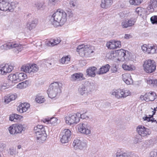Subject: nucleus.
<instances>
[{
  "mask_svg": "<svg viewBox=\"0 0 157 157\" xmlns=\"http://www.w3.org/2000/svg\"><path fill=\"white\" fill-rule=\"evenodd\" d=\"M66 20V13L60 9L53 13L50 19L52 24L56 27L63 25Z\"/></svg>",
  "mask_w": 157,
  "mask_h": 157,
  "instance_id": "obj_1",
  "label": "nucleus"
},
{
  "mask_svg": "<svg viewBox=\"0 0 157 157\" xmlns=\"http://www.w3.org/2000/svg\"><path fill=\"white\" fill-rule=\"evenodd\" d=\"M94 47L89 45L82 44L78 45L76 48V51L82 57H87L91 53L94 52Z\"/></svg>",
  "mask_w": 157,
  "mask_h": 157,
  "instance_id": "obj_2",
  "label": "nucleus"
},
{
  "mask_svg": "<svg viewBox=\"0 0 157 157\" xmlns=\"http://www.w3.org/2000/svg\"><path fill=\"white\" fill-rule=\"evenodd\" d=\"M60 92L61 90L59 87V83L56 82L51 84L47 90L48 97L51 98H55Z\"/></svg>",
  "mask_w": 157,
  "mask_h": 157,
  "instance_id": "obj_3",
  "label": "nucleus"
},
{
  "mask_svg": "<svg viewBox=\"0 0 157 157\" xmlns=\"http://www.w3.org/2000/svg\"><path fill=\"white\" fill-rule=\"evenodd\" d=\"M136 131L139 134V136H136L137 139L136 143L141 142L143 139L142 137L147 136L151 133L149 129L142 125L138 126L136 128Z\"/></svg>",
  "mask_w": 157,
  "mask_h": 157,
  "instance_id": "obj_4",
  "label": "nucleus"
},
{
  "mask_svg": "<svg viewBox=\"0 0 157 157\" xmlns=\"http://www.w3.org/2000/svg\"><path fill=\"white\" fill-rule=\"evenodd\" d=\"M2 50H8L14 48V50L21 51L23 49L22 45L15 41L9 42L2 45L1 47Z\"/></svg>",
  "mask_w": 157,
  "mask_h": 157,
  "instance_id": "obj_5",
  "label": "nucleus"
},
{
  "mask_svg": "<svg viewBox=\"0 0 157 157\" xmlns=\"http://www.w3.org/2000/svg\"><path fill=\"white\" fill-rule=\"evenodd\" d=\"M143 67L144 71L146 72L151 73L155 70L156 66L154 60L148 59L144 62Z\"/></svg>",
  "mask_w": 157,
  "mask_h": 157,
  "instance_id": "obj_6",
  "label": "nucleus"
},
{
  "mask_svg": "<svg viewBox=\"0 0 157 157\" xmlns=\"http://www.w3.org/2000/svg\"><path fill=\"white\" fill-rule=\"evenodd\" d=\"M21 70L22 71L32 75L38 71L39 67L36 64H28L22 66Z\"/></svg>",
  "mask_w": 157,
  "mask_h": 157,
  "instance_id": "obj_7",
  "label": "nucleus"
},
{
  "mask_svg": "<svg viewBox=\"0 0 157 157\" xmlns=\"http://www.w3.org/2000/svg\"><path fill=\"white\" fill-rule=\"evenodd\" d=\"M78 131L81 133L88 135L91 134L90 127L86 122L80 123L77 125Z\"/></svg>",
  "mask_w": 157,
  "mask_h": 157,
  "instance_id": "obj_8",
  "label": "nucleus"
},
{
  "mask_svg": "<svg viewBox=\"0 0 157 157\" xmlns=\"http://www.w3.org/2000/svg\"><path fill=\"white\" fill-rule=\"evenodd\" d=\"M130 91L128 90L118 89L112 92V94L117 98H125L130 94Z\"/></svg>",
  "mask_w": 157,
  "mask_h": 157,
  "instance_id": "obj_9",
  "label": "nucleus"
},
{
  "mask_svg": "<svg viewBox=\"0 0 157 157\" xmlns=\"http://www.w3.org/2000/svg\"><path fill=\"white\" fill-rule=\"evenodd\" d=\"M79 113H77L75 114L70 115L66 117L65 120L66 123L69 125L77 123L79 121Z\"/></svg>",
  "mask_w": 157,
  "mask_h": 157,
  "instance_id": "obj_10",
  "label": "nucleus"
},
{
  "mask_svg": "<svg viewBox=\"0 0 157 157\" xmlns=\"http://www.w3.org/2000/svg\"><path fill=\"white\" fill-rule=\"evenodd\" d=\"M71 135V132L68 129H64L60 135V141L62 143H66L68 142Z\"/></svg>",
  "mask_w": 157,
  "mask_h": 157,
  "instance_id": "obj_11",
  "label": "nucleus"
},
{
  "mask_svg": "<svg viewBox=\"0 0 157 157\" xmlns=\"http://www.w3.org/2000/svg\"><path fill=\"white\" fill-rule=\"evenodd\" d=\"M13 69V66L8 64H2L0 66V74L5 75L11 72Z\"/></svg>",
  "mask_w": 157,
  "mask_h": 157,
  "instance_id": "obj_12",
  "label": "nucleus"
},
{
  "mask_svg": "<svg viewBox=\"0 0 157 157\" xmlns=\"http://www.w3.org/2000/svg\"><path fill=\"white\" fill-rule=\"evenodd\" d=\"M73 145L75 149L82 150L86 148L87 144L85 141H81L79 140H75L73 143Z\"/></svg>",
  "mask_w": 157,
  "mask_h": 157,
  "instance_id": "obj_13",
  "label": "nucleus"
},
{
  "mask_svg": "<svg viewBox=\"0 0 157 157\" xmlns=\"http://www.w3.org/2000/svg\"><path fill=\"white\" fill-rule=\"evenodd\" d=\"M136 21V18H131L127 20H123L121 23V26L123 28H127L133 25Z\"/></svg>",
  "mask_w": 157,
  "mask_h": 157,
  "instance_id": "obj_14",
  "label": "nucleus"
},
{
  "mask_svg": "<svg viewBox=\"0 0 157 157\" xmlns=\"http://www.w3.org/2000/svg\"><path fill=\"white\" fill-rule=\"evenodd\" d=\"M90 86H82L78 89L79 93L81 95L86 96L91 91Z\"/></svg>",
  "mask_w": 157,
  "mask_h": 157,
  "instance_id": "obj_15",
  "label": "nucleus"
},
{
  "mask_svg": "<svg viewBox=\"0 0 157 157\" xmlns=\"http://www.w3.org/2000/svg\"><path fill=\"white\" fill-rule=\"evenodd\" d=\"M30 104L26 103H21L17 107V109L21 113L26 112L30 107Z\"/></svg>",
  "mask_w": 157,
  "mask_h": 157,
  "instance_id": "obj_16",
  "label": "nucleus"
},
{
  "mask_svg": "<svg viewBox=\"0 0 157 157\" xmlns=\"http://www.w3.org/2000/svg\"><path fill=\"white\" fill-rule=\"evenodd\" d=\"M84 79L83 75L82 73H75L71 75V80L72 81H80Z\"/></svg>",
  "mask_w": 157,
  "mask_h": 157,
  "instance_id": "obj_17",
  "label": "nucleus"
},
{
  "mask_svg": "<svg viewBox=\"0 0 157 157\" xmlns=\"http://www.w3.org/2000/svg\"><path fill=\"white\" fill-rule=\"evenodd\" d=\"M118 60L123 61L124 60V56L126 55V51L123 49H120L116 51Z\"/></svg>",
  "mask_w": 157,
  "mask_h": 157,
  "instance_id": "obj_18",
  "label": "nucleus"
},
{
  "mask_svg": "<svg viewBox=\"0 0 157 157\" xmlns=\"http://www.w3.org/2000/svg\"><path fill=\"white\" fill-rule=\"evenodd\" d=\"M122 79L127 85H129L133 83V80L131 78L130 74L125 73L122 75Z\"/></svg>",
  "mask_w": 157,
  "mask_h": 157,
  "instance_id": "obj_19",
  "label": "nucleus"
},
{
  "mask_svg": "<svg viewBox=\"0 0 157 157\" xmlns=\"http://www.w3.org/2000/svg\"><path fill=\"white\" fill-rule=\"evenodd\" d=\"M157 7V0H150L147 9L150 12H152L154 10V8Z\"/></svg>",
  "mask_w": 157,
  "mask_h": 157,
  "instance_id": "obj_20",
  "label": "nucleus"
},
{
  "mask_svg": "<svg viewBox=\"0 0 157 157\" xmlns=\"http://www.w3.org/2000/svg\"><path fill=\"white\" fill-rule=\"evenodd\" d=\"M10 5L8 0H0V10L6 11L8 5Z\"/></svg>",
  "mask_w": 157,
  "mask_h": 157,
  "instance_id": "obj_21",
  "label": "nucleus"
},
{
  "mask_svg": "<svg viewBox=\"0 0 157 157\" xmlns=\"http://www.w3.org/2000/svg\"><path fill=\"white\" fill-rule=\"evenodd\" d=\"M110 67V66L108 64L103 66L99 69V71L97 72V74L98 75L105 74L109 71Z\"/></svg>",
  "mask_w": 157,
  "mask_h": 157,
  "instance_id": "obj_22",
  "label": "nucleus"
},
{
  "mask_svg": "<svg viewBox=\"0 0 157 157\" xmlns=\"http://www.w3.org/2000/svg\"><path fill=\"white\" fill-rule=\"evenodd\" d=\"M36 140L38 143L39 144H42L46 140L47 138V134L46 133H44L43 134L40 135L38 133L37 135H36Z\"/></svg>",
  "mask_w": 157,
  "mask_h": 157,
  "instance_id": "obj_23",
  "label": "nucleus"
},
{
  "mask_svg": "<svg viewBox=\"0 0 157 157\" xmlns=\"http://www.w3.org/2000/svg\"><path fill=\"white\" fill-rule=\"evenodd\" d=\"M97 69L94 67H90L86 70L87 75L89 76L94 77L96 75L95 71Z\"/></svg>",
  "mask_w": 157,
  "mask_h": 157,
  "instance_id": "obj_24",
  "label": "nucleus"
},
{
  "mask_svg": "<svg viewBox=\"0 0 157 157\" xmlns=\"http://www.w3.org/2000/svg\"><path fill=\"white\" fill-rule=\"evenodd\" d=\"M112 3V0H101V6L103 8H107L111 6Z\"/></svg>",
  "mask_w": 157,
  "mask_h": 157,
  "instance_id": "obj_25",
  "label": "nucleus"
},
{
  "mask_svg": "<svg viewBox=\"0 0 157 157\" xmlns=\"http://www.w3.org/2000/svg\"><path fill=\"white\" fill-rule=\"evenodd\" d=\"M16 98V95L15 94L8 95L5 97L4 102L8 103L11 101L15 100Z\"/></svg>",
  "mask_w": 157,
  "mask_h": 157,
  "instance_id": "obj_26",
  "label": "nucleus"
},
{
  "mask_svg": "<svg viewBox=\"0 0 157 157\" xmlns=\"http://www.w3.org/2000/svg\"><path fill=\"white\" fill-rule=\"evenodd\" d=\"M61 40H60V38H56L53 40L49 41L48 43V44L49 46H53L55 45L58 44L61 41Z\"/></svg>",
  "mask_w": 157,
  "mask_h": 157,
  "instance_id": "obj_27",
  "label": "nucleus"
},
{
  "mask_svg": "<svg viewBox=\"0 0 157 157\" xmlns=\"http://www.w3.org/2000/svg\"><path fill=\"white\" fill-rule=\"evenodd\" d=\"M147 98L146 99V101H153L156 98V95L154 92L151 93H148L147 94Z\"/></svg>",
  "mask_w": 157,
  "mask_h": 157,
  "instance_id": "obj_28",
  "label": "nucleus"
},
{
  "mask_svg": "<svg viewBox=\"0 0 157 157\" xmlns=\"http://www.w3.org/2000/svg\"><path fill=\"white\" fill-rule=\"evenodd\" d=\"M17 77V73L15 74H10L8 76V78L9 80L14 83H17L19 82V80Z\"/></svg>",
  "mask_w": 157,
  "mask_h": 157,
  "instance_id": "obj_29",
  "label": "nucleus"
},
{
  "mask_svg": "<svg viewBox=\"0 0 157 157\" xmlns=\"http://www.w3.org/2000/svg\"><path fill=\"white\" fill-rule=\"evenodd\" d=\"M145 10L144 8L139 7L137 8L135 11V13L138 15L143 16L145 14Z\"/></svg>",
  "mask_w": 157,
  "mask_h": 157,
  "instance_id": "obj_30",
  "label": "nucleus"
},
{
  "mask_svg": "<svg viewBox=\"0 0 157 157\" xmlns=\"http://www.w3.org/2000/svg\"><path fill=\"white\" fill-rule=\"evenodd\" d=\"M36 23L37 21L36 20H33L27 23V27L28 29L31 30L36 27Z\"/></svg>",
  "mask_w": 157,
  "mask_h": 157,
  "instance_id": "obj_31",
  "label": "nucleus"
},
{
  "mask_svg": "<svg viewBox=\"0 0 157 157\" xmlns=\"http://www.w3.org/2000/svg\"><path fill=\"white\" fill-rule=\"evenodd\" d=\"M29 84V81L26 80L22 82L19 83L17 85V88L20 89H22L26 88Z\"/></svg>",
  "mask_w": 157,
  "mask_h": 157,
  "instance_id": "obj_32",
  "label": "nucleus"
},
{
  "mask_svg": "<svg viewBox=\"0 0 157 157\" xmlns=\"http://www.w3.org/2000/svg\"><path fill=\"white\" fill-rule=\"evenodd\" d=\"M148 54H153L157 53V47L155 46H148Z\"/></svg>",
  "mask_w": 157,
  "mask_h": 157,
  "instance_id": "obj_33",
  "label": "nucleus"
},
{
  "mask_svg": "<svg viewBox=\"0 0 157 157\" xmlns=\"http://www.w3.org/2000/svg\"><path fill=\"white\" fill-rule=\"evenodd\" d=\"M44 128L42 125H38L36 127L34 128V131L36 135L40 133L39 132L41 130H44Z\"/></svg>",
  "mask_w": 157,
  "mask_h": 157,
  "instance_id": "obj_34",
  "label": "nucleus"
},
{
  "mask_svg": "<svg viewBox=\"0 0 157 157\" xmlns=\"http://www.w3.org/2000/svg\"><path fill=\"white\" fill-rule=\"evenodd\" d=\"M17 78L19 80V82L21 81L24 80L27 78V75L26 74L23 73H17Z\"/></svg>",
  "mask_w": 157,
  "mask_h": 157,
  "instance_id": "obj_35",
  "label": "nucleus"
},
{
  "mask_svg": "<svg viewBox=\"0 0 157 157\" xmlns=\"http://www.w3.org/2000/svg\"><path fill=\"white\" fill-rule=\"evenodd\" d=\"M9 130L10 134H16V126L15 124H12L10 126L9 128Z\"/></svg>",
  "mask_w": 157,
  "mask_h": 157,
  "instance_id": "obj_36",
  "label": "nucleus"
},
{
  "mask_svg": "<svg viewBox=\"0 0 157 157\" xmlns=\"http://www.w3.org/2000/svg\"><path fill=\"white\" fill-rule=\"evenodd\" d=\"M16 134L21 133L23 130V127L20 124H15Z\"/></svg>",
  "mask_w": 157,
  "mask_h": 157,
  "instance_id": "obj_37",
  "label": "nucleus"
},
{
  "mask_svg": "<svg viewBox=\"0 0 157 157\" xmlns=\"http://www.w3.org/2000/svg\"><path fill=\"white\" fill-rule=\"evenodd\" d=\"M115 43L114 41L107 42L106 44V46L109 49H112L116 48Z\"/></svg>",
  "mask_w": 157,
  "mask_h": 157,
  "instance_id": "obj_38",
  "label": "nucleus"
},
{
  "mask_svg": "<svg viewBox=\"0 0 157 157\" xmlns=\"http://www.w3.org/2000/svg\"><path fill=\"white\" fill-rule=\"evenodd\" d=\"M143 0H130L129 2L131 4L134 5H138L140 4Z\"/></svg>",
  "mask_w": 157,
  "mask_h": 157,
  "instance_id": "obj_39",
  "label": "nucleus"
},
{
  "mask_svg": "<svg viewBox=\"0 0 157 157\" xmlns=\"http://www.w3.org/2000/svg\"><path fill=\"white\" fill-rule=\"evenodd\" d=\"M70 61V58L68 56L62 57L60 60V62L62 64H67Z\"/></svg>",
  "mask_w": 157,
  "mask_h": 157,
  "instance_id": "obj_40",
  "label": "nucleus"
},
{
  "mask_svg": "<svg viewBox=\"0 0 157 157\" xmlns=\"http://www.w3.org/2000/svg\"><path fill=\"white\" fill-rule=\"evenodd\" d=\"M122 67L125 70L132 71L134 70V67H132L131 66L125 64L122 65Z\"/></svg>",
  "mask_w": 157,
  "mask_h": 157,
  "instance_id": "obj_41",
  "label": "nucleus"
},
{
  "mask_svg": "<svg viewBox=\"0 0 157 157\" xmlns=\"http://www.w3.org/2000/svg\"><path fill=\"white\" fill-rule=\"evenodd\" d=\"M147 83L149 84H152L153 86H157V80L155 79H150L147 81Z\"/></svg>",
  "mask_w": 157,
  "mask_h": 157,
  "instance_id": "obj_42",
  "label": "nucleus"
},
{
  "mask_svg": "<svg viewBox=\"0 0 157 157\" xmlns=\"http://www.w3.org/2000/svg\"><path fill=\"white\" fill-rule=\"evenodd\" d=\"M36 101L38 103H41L44 102L45 99L44 98L42 97H37L35 99Z\"/></svg>",
  "mask_w": 157,
  "mask_h": 157,
  "instance_id": "obj_43",
  "label": "nucleus"
},
{
  "mask_svg": "<svg viewBox=\"0 0 157 157\" xmlns=\"http://www.w3.org/2000/svg\"><path fill=\"white\" fill-rule=\"evenodd\" d=\"M150 20L152 24H157V16H152L150 18Z\"/></svg>",
  "mask_w": 157,
  "mask_h": 157,
  "instance_id": "obj_44",
  "label": "nucleus"
},
{
  "mask_svg": "<svg viewBox=\"0 0 157 157\" xmlns=\"http://www.w3.org/2000/svg\"><path fill=\"white\" fill-rule=\"evenodd\" d=\"M46 121H47L48 123H51L52 124H53L57 122V119L56 118L53 117L51 118L50 120H47V119H45Z\"/></svg>",
  "mask_w": 157,
  "mask_h": 157,
  "instance_id": "obj_45",
  "label": "nucleus"
},
{
  "mask_svg": "<svg viewBox=\"0 0 157 157\" xmlns=\"http://www.w3.org/2000/svg\"><path fill=\"white\" fill-rule=\"evenodd\" d=\"M13 3H11V4L10 3V5H8L7 7V11L9 10L10 12H13V11L14 9L15 8V6L14 5Z\"/></svg>",
  "mask_w": 157,
  "mask_h": 157,
  "instance_id": "obj_46",
  "label": "nucleus"
},
{
  "mask_svg": "<svg viewBox=\"0 0 157 157\" xmlns=\"http://www.w3.org/2000/svg\"><path fill=\"white\" fill-rule=\"evenodd\" d=\"M9 87V85L6 83H2L0 85V89L2 90L7 89Z\"/></svg>",
  "mask_w": 157,
  "mask_h": 157,
  "instance_id": "obj_47",
  "label": "nucleus"
},
{
  "mask_svg": "<svg viewBox=\"0 0 157 157\" xmlns=\"http://www.w3.org/2000/svg\"><path fill=\"white\" fill-rule=\"evenodd\" d=\"M148 46H147L146 44L143 45L141 46V49L143 52H146L148 54Z\"/></svg>",
  "mask_w": 157,
  "mask_h": 157,
  "instance_id": "obj_48",
  "label": "nucleus"
},
{
  "mask_svg": "<svg viewBox=\"0 0 157 157\" xmlns=\"http://www.w3.org/2000/svg\"><path fill=\"white\" fill-rule=\"evenodd\" d=\"M9 153L12 155H15L18 152L16 151V149L13 147H12L10 149Z\"/></svg>",
  "mask_w": 157,
  "mask_h": 157,
  "instance_id": "obj_49",
  "label": "nucleus"
},
{
  "mask_svg": "<svg viewBox=\"0 0 157 157\" xmlns=\"http://www.w3.org/2000/svg\"><path fill=\"white\" fill-rule=\"evenodd\" d=\"M14 117L16 122L17 120L20 121L23 118L22 116L17 114H13Z\"/></svg>",
  "mask_w": 157,
  "mask_h": 157,
  "instance_id": "obj_50",
  "label": "nucleus"
},
{
  "mask_svg": "<svg viewBox=\"0 0 157 157\" xmlns=\"http://www.w3.org/2000/svg\"><path fill=\"white\" fill-rule=\"evenodd\" d=\"M150 157H157V150H154L150 153Z\"/></svg>",
  "mask_w": 157,
  "mask_h": 157,
  "instance_id": "obj_51",
  "label": "nucleus"
},
{
  "mask_svg": "<svg viewBox=\"0 0 157 157\" xmlns=\"http://www.w3.org/2000/svg\"><path fill=\"white\" fill-rule=\"evenodd\" d=\"M70 4L71 7H75L77 4L76 0H73L71 1L70 2Z\"/></svg>",
  "mask_w": 157,
  "mask_h": 157,
  "instance_id": "obj_52",
  "label": "nucleus"
},
{
  "mask_svg": "<svg viewBox=\"0 0 157 157\" xmlns=\"http://www.w3.org/2000/svg\"><path fill=\"white\" fill-rule=\"evenodd\" d=\"M6 148V145L3 143H0V151L5 150Z\"/></svg>",
  "mask_w": 157,
  "mask_h": 157,
  "instance_id": "obj_53",
  "label": "nucleus"
},
{
  "mask_svg": "<svg viewBox=\"0 0 157 157\" xmlns=\"http://www.w3.org/2000/svg\"><path fill=\"white\" fill-rule=\"evenodd\" d=\"M67 16L70 18L73 16V14L71 10H69L67 11V12L66 13V17Z\"/></svg>",
  "mask_w": 157,
  "mask_h": 157,
  "instance_id": "obj_54",
  "label": "nucleus"
},
{
  "mask_svg": "<svg viewBox=\"0 0 157 157\" xmlns=\"http://www.w3.org/2000/svg\"><path fill=\"white\" fill-rule=\"evenodd\" d=\"M115 43L116 48H120L121 47V42L120 41H114Z\"/></svg>",
  "mask_w": 157,
  "mask_h": 157,
  "instance_id": "obj_55",
  "label": "nucleus"
},
{
  "mask_svg": "<svg viewBox=\"0 0 157 157\" xmlns=\"http://www.w3.org/2000/svg\"><path fill=\"white\" fill-rule=\"evenodd\" d=\"M153 115L151 116V117H149L146 116L145 117H143V119L144 121H147L148 122L151 121L152 120V119H151L152 117H153Z\"/></svg>",
  "mask_w": 157,
  "mask_h": 157,
  "instance_id": "obj_56",
  "label": "nucleus"
},
{
  "mask_svg": "<svg viewBox=\"0 0 157 157\" xmlns=\"http://www.w3.org/2000/svg\"><path fill=\"white\" fill-rule=\"evenodd\" d=\"M147 94H145L144 95H141L140 97V98L142 100H145L147 98Z\"/></svg>",
  "mask_w": 157,
  "mask_h": 157,
  "instance_id": "obj_57",
  "label": "nucleus"
},
{
  "mask_svg": "<svg viewBox=\"0 0 157 157\" xmlns=\"http://www.w3.org/2000/svg\"><path fill=\"white\" fill-rule=\"evenodd\" d=\"M110 56H109V58L111 59L112 58V57H115L117 56V54L116 51L115 52L113 53H111L110 54Z\"/></svg>",
  "mask_w": 157,
  "mask_h": 157,
  "instance_id": "obj_58",
  "label": "nucleus"
},
{
  "mask_svg": "<svg viewBox=\"0 0 157 157\" xmlns=\"http://www.w3.org/2000/svg\"><path fill=\"white\" fill-rule=\"evenodd\" d=\"M49 1L50 3L53 5H55L59 2L58 0H49Z\"/></svg>",
  "mask_w": 157,
  "mask_h": 157,
  "instance_id": "obj_59",
  "label": "nucleus"
},
{
  "mask_svg": "<svg viewBox=\"0 0 157 157\" xmlns=\"http://www.w3.org/2000/svg\"><path fill=\"white\" fill-rule=\"evenodd\" d=\"M9 120L11 121H14V122H15L14 117V114H12V115H10L9 117Z\"/></svg>",
  "mask_w": 157,
  "mask_h": 157,
  "instance_id": "obj_60",
  "label": "nucleus"
},
{
  "mask_svg": "<svg viewBox=\"0 0 157 157\" xmlns=\"http://www.w3.org/2000/svg\"><path fill=\"white\" fill-rule=\"evenodd\" d=\"M35 5L37 8L38 9H40L42 7V5L41 3H37Z\"/></svg>",
  "mask_w": 157,
  "mask_h": 157,
  "instance_id": "obj_61",
  "label": "nucleus"
},
{
  "mask_svg": "<svg viewBox=\"0 0 157 157\" xmlns=\"http://www.w3.org/2000/svg\"><path fill=\"white\" fill-rule=\"evenodd\" d=\"M111 70L112 72L115 73L117 71V69L116 67H112Z\"/></svg>",
  "mask_w": 157,
  "mask_h": 157,
  "instance_id": "obj_62",
  "label": "nucleus"
},
{
  "mask_svg": "<svg viewBox=\"0 0 157 157\" xmlns=\"http://www.w3.org/2000/svg\"><path fill=\"white\" fill-rule=\"evenodd\" d=\"M131 35L129 34H125L124 36V38L126 39H128L130 37Z\"/></svg>",
  "mask_w": 157,
  "mask_h": 157,
  "instance_id": "obj_63",
  "label": "nucleus"
},
{
  "mask_svg": "<svg viewBox=\"0 0 157 157\" xmlns=\"http://www.w3.org/2000/svg\"><path fill=\"white\" fill-rule=\"evenodd\" d=\"M39 132L40 133H39V134H40V135H41V134L42 135L44 134V133H46L45 130V129H44V130H41V131Z\"/></svg>",
  "mask_w": 157,
  "mask_h": 157,
  "instance_id": "obj_64",
  "label": "nucleus"
}]
</instances>
